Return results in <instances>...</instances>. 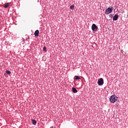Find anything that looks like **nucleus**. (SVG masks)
I'll return each mask as SVG.
<instances>
[{
	"label": "nucleus",
	"instance_id": "f257e3e1",
	"mask_svg": "<svg viewBox=\"0 0 128 128\" xmlns=\"http://www.w3.org/2000/svg\"><path fill=\"white\" fill-rule=\"evenodd\" d=\"M118 96H116L115 95H112L110 97V101L112 104H114V102H116V100H118Z\"/></svg>",
	"mask_w": 128,
	"mask_h": 128
},
{
	"label": "nucleus",
	"instance_id": "f03ea898",
	"mask_svg": "<svg viewBox=\"0 0 128 128\" xmlns=\"http://www.w3.org/2000/svg\"><path fill=\"white\" fill-rule=\"evenodd\" d=\"M114 10V8L112 6L110 8H108L106 10L105 14H111V12H112V10Z\"/></svg>",
	"mask_w": 128,
	"mask_h": 128
},
{
	"label": "nucleus",
	"instance_id": "7ed1b4c3",
	"mask_svg": "<svg viewBox=\"0 0 128 128\" xmlns=\"http://www.w3.org/2000/svg\"><path fill=\"white\" fill-rule=\"evenodd\" d=\"M98 26H96V24H93L92 25V30H93L94 32H96V30H98Z\"/></svg>",
	"mask_w": 128,
	"mask_h": 128
},
{
	"label": "nucleus",
	"instance_id": "20e7f679",
	"mask_svg": "<svg viewBox=\"0 0 128 128\" xmlns=\"http://www.w3.org/2000/svg\"><path fill=\"white\" fill-rule=\"evenodd\" d=\"M98 86H102V84H104V79H102V78H100L98 80Z\"/></svg>",
	"mask_w": 128,
	"mask_h": 128
},
{
	"label": "nucleus",
	"instance_id": "39448f33",
	"mask_svg": "<svg viewBox=\"0 0 128 128\" xmlns=\"http://www.w3.org/2000/svg\"><path fill=\"white\" fill-rule=\"evenodd\" d=\"M118 15L116 14L113 17V20H118Z\"/></svg>",
	"mask_w": 128,
	"mask_h": 128
},
{
	"label": "nucleus",
	"instance_id": "423d86ee",
	"mask_svg": "<svg viewBox=\"0 0 128 128\" xmlns=\"http://www.w3.org/2000/svg\"><path fill=\"white\" fill-rule=\"evenodd\" d=\"M38 34H40V31L38 30H36L35 31L34 34L35 36H38Z\"/></svg>",
	"mask_w": 128,
	"mask_h": 128
},
{
	"label": "nucleus",
	"instance_id": "0eeeda50",
	"mask_svg": "<svg viewBox=\"0 0 128 128\" xmlns=\"http://www.w3.org/2000/svg\"><path fill=\"white\" fill-rule=\"evenodd\" d=\"M8 6H10V3H6V4H5L4 6V8H8Z\"/></svg>",
	"mask_w": 128,
	"mask_h": 128
},
{
	"label": "nucleus",
	"instance_id": "6e6552de",
	"mask_svg": "<svg viewBox=\"0 0 128 128\" xmlns=\"http://www.w3.org/2000/svg\"><path fill=\"white\" fill-rule=\"evenodd\" d=\"M72 90L74 93H76L78 92V90H76V88H72Z\"/></svg>",
	"mask_w": 128,
	"mask_h": 128
},
{
	"label": "nucleus",
	"instance_id": "1a4fd4ad",
	"mask_svg": "<svg viewBox=\"0 0 128 128\" xmlns=\"http://www.w3.org/2000/svg\"><path fill=\"white\" fill-rule=\"evenodd\" d=\"M32 123L34 124H36V121L34 120H32Z\"/></svg>",
	"mask_w": 128,
	"mask_h": 128
},
{
	"label": "nucleus",
	"instance_id": "9d476101",
	"mask_svg": "<svg viewBox=\"0 0 128 128\" xmlns=\"http://www.w3.org/2000/svg\"><path fill=\"white\" fill-rule=\"evenodd\" d=\"M74 78H75V80H80V77L78 76H75Z\"/></svg>",
	"mask_w": 128,
	"mask_h": 128
},
{
	"label": "nucleus",
	"instance_id": "9b49d317",
	"mask_svg": "<svg viewBox=\"0 0 128 128\" xmlns=\"http://www.w3.org/2000/svg\"><path fill=\"white\" fill-rule=\"evenodd\" d=\"M70 10H74V5H72L70 6Z\"/></svg>",
	"mask_w": 128,
	"mask_h": 128
},
{
	"label": "nucleus",
	"instance_id": "f8f14e48",
	"mask_svg": "<svg viewBox=\"0 0 128 128\" xmlns=\"http://www.w3.org/2000/svg\"><path fill=\"white\" fill-rule=\"evenodd\" d=\"M6 74H10V70H6Z\"/></svg>",
	"mask_w": 128,
	"mask_h": 128
},
{
	"label": "nucleus",
	"instance_id": "ddd939ff",
	"mask_svg": "<svg viewBox=\"0 0 128 128\" xmlns=\"http://www.w3.org/2000/svg\"><path fill=\"white\" fill-rule=\"evenodd\" d=\"M43 50H44V52H46V47H44Z\"/></svg>",
	"mask_w": 128,
	"mask_h": 128
},
{
	"label": "nucleus",
	"instance_id": "4468645a",
	"mask_svg": "<svg viewBox=\"0 0 128 128\" xmlns=\"http://www.w3.org/2000/svg\"><path fill=\"white\" fill-rule=\"evenodd\" d=\"M110 18H112V14H110L109 15Z\"/></svg>",
	"mask_w": 128,
	"mask_h": 128
},
{
	"label": "nucleus",
	"instance_id": "2eb2a0df",
	"mask_svg": "<svg viewBox=\"0 0 128 128\" xmlns=\"http://www.w3.org/2000/svg\"><path fill=\"white\" fill-rule=\"evenodd\" d=\"M50 128H54V126H52V127H50Z\"/></svg>",
	"mask_w": 128,
	"mask_h": 128
}]
</instances>
